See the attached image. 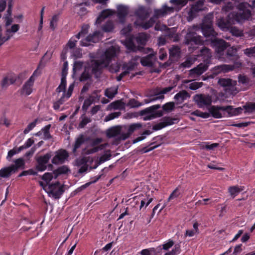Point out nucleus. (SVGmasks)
<instances>
[{
	"mask_svg": "<svg viewBox=\"0 0 255 255\" xmlns=\"http://www.w3.org/2000/svg\"><path fill=\"white\" fill-rule=\"evenodd\" d=\"M115 12V11L114 10L110 9L102 10L96 19V23L100 24L105 18H107L109 16L113 15Z\"/></svg>",
	"mask_w": 255,
	"mask_h": 255,
	"instance_id": "cd10ccee",
	"label": "nucleus"
},
{
	"mask_svg": "<svg viewBox=\"0 0 255 255\" xmlns=\"http://www.w3.org/2000/svg\"><path fill=\"white\" fill-rule=\"evenodd\" d=\"M174 10L172 7H169L166 4H164L160 9H154V14L152 16L154 18L157 19L159 17L166 15L168 12H172Z\"/></svg>",
	"mask_w": 255,
	"mask_h": 255,
	"instance_id": "dca6fc26",
	"label": "nucleus"
},
{
	"mask_svg": "<svg viewBox=\"0 0 255 255\" xmlns=\"http://www.w3.org/2000/svg\"><path fill=\"white\" fill-rule=\"evenodd\" d=\"M101 32L96 31L93 34H90L85 39L80 41L81 46H88L90 42L97 43L100 40Z\"/></svg>",
	"mask_w": 255,
	"mask_h": 255,
	"instance_id": "4468645a",
	"label": "nucleus"
},
{
	"mask_svg": "<svg viewBox=\"0 0 255 255\" xmlns=\"http://www.w3.org/2000/svg\"><path fill=\"white\" fill-rule=\"evenodd\" d=\"M193 99L198 107L200 108L210 106L212 102L211 96L209 95L196 94L194 96Z\"/></svg>",
	"mask_w": 255,
	"mask_h": 255,
	"instance_id": "9d476101",
	"label": "nucleus"
},
{
	"mask_svg": "<svg viewBox=\"0 0 255 255\" xmlns=\"http://www.w3.org/2000/svg\"><path fill=\"white\" fill-rule=\"evenodd\" d=\"M227 107H230V108L226 110V112L230 117L237 116L242 114L244 110L243 107L234 108L232 106H227Z\"/></svg>",
	"mask_w": 255,
	"mask_h": 255,
	"instance_id": "72a5a7b5",
	"label": "nucleus"
},
{
	"mask_svg": "<svg viewBox=\"0 0 255 255\" xmlns=\"http://www.w3.org/2000/svg\"><path fill=\"white\" fill-rule=\"evenodd\" d=\"M136 66V64L134 62H129L126 65L124 64V68L126 69V71H128V73H129V72L133 70Z\"/></svg>",
	"mask_w": 255,
	"mask_h": 255,
	"instance_id": "680f3d73",
	"label": "nucleus"
},
{
	"mask_svg": "<svg viewBox=\"0 0 255 255\" xmlns=\"http://www.w3.org/2000/svg\"><path fill=\"white\" fill-rule=\"evenodd\" d=\"M69 156L68 152L64 149H60L56 152L52 159H67Z\"/></svg>",
	"mask_w": 255,
	"mask_h": 255,
	"instance_id": "f704fd0d",
	"label": "nucleus"
},
{
	"mask_svg": "<svg viewBox=\"0 0 255 255\" xmlns=\"http://www.w3.org/2000/svg\"><path fill=\"white\" fill-rule=\"evenodd\" d=\"M233 69V66L223 64L216 66L214 69L213 73L214 74L217 75L222 72L225 73L232 71Z\"/></svg>",
	"mask_w": 255,
	"mask_h": 255,
	"instance_id": "c85d7f7f",
	"label": "nucleus"
},
{
	"mask_svg": "<svg viewBox=\"0 0 255 255\" xmlns=\"http://www.w3.org/2000/svg\"><path fill=\"white\" fill-rule=\"evenodd\" d=\"M116 54V49L114 46H111L110 48L106 50L105 53V62H108V65H109L112 59L114 58Z\"/></svg>",
	"mask_w": 255,
	"mask_h": 255,
	"instance_id": "c756f323",
	"label": "nucleus"
},
{
	"mask_svg": "<svg viewBox=\"0 0 255 255\" xmlns=\"http://www.w3.org/2000/svg\"><path fill=\"white\" fill-rule=\"evenodd\" d=\"M193 115L204 119L208 118L210 117V114L208 113L201 112L199 110L194 111Z\"/></svg>",
	"mask_w": 255,
	"mask_h": 255,
	"instance_id": "bf43d9fd",
	"label": "nucleus"
},
{
	"mask_svg": "<svg viewBox=\"0 0 255 255\" xmlns=\"http://www.w3.org/2000/svg\"><path fill=\"white\" fill-rule=\"evenodd\" d=\"M244 53L249 57L255 56V46L253 47L246 48L244 50Z\"/></svg>",
	"mask_w": 255,
	"mask_h": 255,
	"instance_id": "0e129e2a",
	"label": "nucleus"
},
{
	"mask_svg": "<svg viewBox=\"0 0 255 255\" xmlns=\"http://www.w3.org/2000/svg\"><path fill=\"white\" fill-rule=\"evenodd\" d=\"M234 23H242L246 20H248L251 16V12L250 9H248L244 3H241L238 5V11L230 13Z\"/></svg>",
	"mask_w": 255,
	"mask_h": 255,
	"instance_id": "7ed1b4c3",
	"label": "nucleus"
},
{
	"mask_svg": "<svg viewBox=\"0 0 255 255\" xmlns=\"http://www.w3.org/2000/svg\"><path fill=\"white\" fill-rule=\"evenodd\" d=\"M106 160H76L75 165L77 166V173L83 174L85 173L88 168L95 169L99 165Z\"/></svg>",
	"mask_w": 255,
	"mask_h": 255,
	"instance_id": "39448f33",
	"label": "nucleus"
},
{
	"mask_svg": "<svg viewBox=\"0 0 255 255\" xmlns=\"http://www.w3.org/2000/svg\"><path fill=\"white\" fill-rule=\"evenodd\" d=\"M135 15L141 20V21H144L149 16V13L144 6H141L139 7L135 10Z\"/></svg>",
	"mask_w": 255,
	"mask_h": 255,
	"instance_id": "a878e982",
	"label": "nucleus"
},
{
	"mask_svg": "<svg viewBox=\"0 0 255 255\" xmlns=\"http://www.w3.org/2000/svg\"><path fill=\"white\" fill-rule=\"evenodd\" d=\"M208 68L207 64L200 63L196 67L190 70L189 74L191 77H195L201 75L205 72Z\"/></svg>",
	"mask_w": 255,
	"mask_h": 255,
	"instance_id": "6ab92c4d",
	"label": "nucleus"
},
{
	"mask_svg": "<svg viewBox=\"0 0 255 255\" xmlns=\"http://www.w3.org/2000/svg\"><path fill=\"white\" fill-rule=\"evenodd\" d=\"M22 147H14L12 149L9 150L8 152L7 158H11L14 154L19 153L21 151Z\"/></svg>",
	"mask_w": 255,
	"mask_h": 255,
	"instance_id": "052dcab7",
	"label": "nucleus"
},
{
	"mask_svg": "<svg viewBox=\"0 0 255 255\" xmlns=\"http://www.w3.org/2000/svg\"><path fill=\"white\" fill-rule=\"evenodd\" d=\"M121 115L120 112H114L109 114L105 118V121L106 122L113 120L115 118H118Z\"/></svg>",
	"mask_w": 255,
	"mask_h": 255,
	"instance_id": "e2e57ef3",
	"label": "nucleus"
},
{
	"mask_svg": "<svg viewBox=\"0 0 255 255\" xmlns=\"http://www.w3.org/2000/svg\"><path fill=\"white\" fill-rule=\"evenodd\" d=\"M34 71L30 78L24 83L21 88L18 90V92L21 96H27L30 95L33 92V87L35 81Z\"/></svg>",
	"mask_w": 255,
	"mask_h": 255,
	"instance_id": "1a4fd4ad",
	"label": "nucleus"
},
{
	"mask_svg": "<svg viewBox=\"0 0 255 255\" xmlns=\"http://www.w3.org/2000/svg\"><path fill=\"white\" fill-rule=\"evenodd\" d=\"M128 13V6L122 4H120L117 6V16L121 22H125Z\"/></svg>",
	"mask_w": 255,
	"mask_h": 255,
	"instance_id": "aec40b11",
	"label": "nucleus"
},
{
	"mask_svg": "<svg viewBox=\"0 0 255 255\" xmlns=\"http://www.w3.org/2000/svg\"><path fill=\"white\" fill-rule=\"evenodd\" d=\"M103 173H101L100 175H99L98 176L96 177H95L94 178V179L90 182H89L87 183H86L85 184L81 186V187H79L78 189H77V190L78 191H82L83 190L86 189L87 187H88V186H89L91 184H93V183H96L97 181L99 180V179H100V178L101 177V176L103 175Z\"/></svg>",
	"mask_w": 255,
	"mask_h": 255,
	"instance_id": "603ef678",
	"label": "nucleus"
},
{
	"mask_svg": "<svg viewBox=\"0 0 255 255\" xmlns=\"http://www.w3.org/2000/svg\"><path fill=\"white\" fill-rule=\"evenodd\" d=\"M180 250L179 245H176L171 251L166 253L164 255H177L179 253Z\"/></svg>",
	"mask_w": 255,
	"mask_h": 255,
	"instance_id": "69168bd1",
	"label": "nucleus"
},
{
	"mask_svg": "<svg viewBox=\"0 0 255 255\" xmlns=\"http://www.w3.org/2000/svg\"><path fill=\"white\" fill-rule=\"evenodd\" d=\"M190 97V95L189 93L186 90H182L174 96V99L178 104H181Z\"/></svg>",
	"mask_w": 255,
	"mask_h": 255,
	"instance_id": "5701e85b",
	"label": "nucleus"
},
{
	"mask_svg": "<svg viewBox=\"0 0 255 255\" xmlns=\"http://www.w3.org/2000/svg\"><path fill=\"white\" fill-rule=\"evenodd\" d=\"M37 121L38 119H36L33 122L28 124L23 131L24 134H26L36 126Z\"/></svg>",
	"mask_w": 255,
	"mask_h": 255,
	"instance_id": "6e6d98bb",
	"label": "nucleus"
},
{
	"mask_svg": "<svg viewBox=\"0 0 255 255\" xmlns=\"http://www.w3.org/2000/svg\"><path fill=\"white\" fill-rule=\"evenodd\" d=\"M89 28V26L88 25L86 24V25H83L80 31L78 34H77L76 35L77 38L80 39V38H83V37H85V36L88 33Z\"/></svg>",
	"mask_w": 255,
	"mask_h": 255,
	"instance_id": "a18cd8bd",
	"label": "nucleus"
},
{
	"mask_svg": "<svg viewBox=\"0 0 255 255\" xmlns=\"http://www.w3.org/2000/svg\"><path fill=\"white\" fill-rule=\"evenodd\" d=\"M173 89V86H169L165 87L161 90L159 88H156L152 90V92L154 96H160L163 95V94H166L170 92Z\"/></svg>",
	"mask_w": 255,
	"mask_h": 255,
	"instance_id": "2f4dec72",
	"label": "nucleus"
},
{
	"mask_svg": "<svg viewBox=\"0 0 255 255\" xmlns=\"http://www.w3.org/2000/svg\"><path fill=\"white\" fill-rule=\"evenodd\" d=\"M175 104L173 102L166 103L162 106V109L164 111L169 112L174 110Z\"/></svg>",
	"mask_w": 255,
	"mask_h": 255,
	"instance_id": "864d4df0",
	"label": "nucleus"
},
{
	"mask_svg": "<svg viewBox=\"0 0 255 255\" xmlns=\"http://www.w3.org/2000/svg\"><path fill=\"white\" fill-rule=\"evenodd\" d=\"M245 114H252L255 113V102H248L243 106Z\"/></svg>",
	"mask_w": 255,
	"mask_h": 255,
	"instance_id": "c9c22d12",
	"label": "nucleus"
},
{
	"mask_svg": "<svg viewBox=\"0 0 255 255\" xmlns=\"http://www.w3.org/2000/svg\"><path fill=\"white\" fill-rule=\"evenodd\" d=\"M202 85V82H194L189 84V88L192 90H196L201 87Z\"/></svg>",
	"mask_w": 255,
	"mask_h": 255,
	"instance_id": "774afa93",
	"label": "nucleus"
},
{
	"mask_svg": "<svg viewBox=\"0 0 255 255\" xmlns=\"http://www.w3.org/2000/svg\"><path fill=\"white\" fill-rule=\"evenodd\" d=\"M85 138L83 135H80L76 140L73 149V153H75L76 150L84 142Z\"/></svg>",
	"mask_w": 255,
	"mask_h": 255,
	"instance_id": "37998d69",
	"label": "nucleus"
},
{
	"mask_svg": "<svg viewBox=\"0 0 255 255\" xmlns=\"http://www.w3.org/2000/svg\"><path fill=\"white\" fill-rule=\"evenodd\" d=\"M200 26L204 36L211 40V46L215 49L216 52L221 55L222 53L229 46V44L224 40L216 37L217 33L213 28L211 16H205Z\"/></svg>",
	"mask_w": 255,
	"mask_h": 255,
	"instance_id": "f257e3e1",
	"label": "nucleus"
},
{
	"mask_svg": "<svg viewBox=\"0 0 255 255\" xmlns=\"http://www.w3.org/2000/svg\"><path fill=\"white\" fill-rule=\"evenodd\" d=\"M46 192L48 195L55 199H58L64 192L63 185L60 184L59 182L56 181L51 184H49L48 188H46Z\"/></svg>",
	"mask_w": 255,
	"mask_h": 255,
	"instance_id": "6e6552de",
	"label": "nucleus"
},
{
	"mask_svg": "<svg viewBox=\"0 0 255 255\" xmlns=\"http://www.w3.org/2000/svg\"><path fill=\"white\" fill-rule=\"evenodd\" d=\"M58 18V14H55L52 16L50 23V27L52 30L55 29Z\"/></svg>",
	"mask_w": 255,
	"mask_h": 255,
	"instance_id": "4d7b16f0",
	"label": "nucleus"
},
{
	"mask_svg": "<svg viewBox=\"0 0 255 255\" xmlns=\"http://www.w3.org/2000/svg\"><path fill=\"white\" fill-rule=\"evenodd\" d=\"M218 84L227 89H233L235 86V82L229 78H221L218 80Z\"/></svg>",
	"mask_w": 255,
	"mask_h": 255,
	"instance_id": "b1692460",
	"label": "nucleus"
},
{
	"mask_svg": "<svg viewBox=\"0 0 255 255\" xmlns=\"http://www.w3.org/2000/svg\"><path fill=\"white\" fill-rule=\"evenodd\" d=\"M66 86V78L62 77L61 78V83L59 86L56 88V91L57 93H60L63 92V93H65V88Z\"/></svg>",
	"mask_w": 255,
	"mask_h": 255,
	"instance_id": "09e8293b",
	"label": "nucleus"
},
{
	"mask_svg": "<svg viewBox=\"0 0 255 255\" xmlns=\"http://www.w3.org/2000/svg\"><path fill=\"white\" fill-rule=\"evenodd\" d=\"M91 78V75L89 73V68L86 67L84 72L81 74L79 80L81 82L85 81Z\"/></svg>",
	"mask_w": 255,
	"mask_h": 255,
	"instance_id": "3c124183",
	"label": "nucleus"
},
{
	"mask_svg": "<svg viewBox=\"0 0 255 255\" xmlns=\"http://www.w3.org/2000/svg\"><path fill=\"white\" fill-rule=\"evenodd\" d=\"M51 127V125L48 124L41 129L42 132H43V138L45 140L50 139L52 137V136L49 132Z\"/></svg>",
	"mask_w": 255,
	"mask_h": 255,
	"instance_id": "49530a36",
	"label": "nucleus"
},
{
	"mask_svg": "<svg viewBox=\"0 0 255 255\" xmlns=\"http://www.w3.org/2000/svg\"><path fill=\"white\" fill-rule=\"evenodd\" d=\"M151 94L150 95H147V97H148L149 98L148 99H144V103L145 104H148L150 102H154L155 101L160 100V99H163L164 98V95H160V96H154L153 95V93L152 92V91H151Z\"/></svg>",
	"mask_w": 255,
	"mask_h": 255,
	"instance_id": "79ce46f5",
	"label": "nucleus"
},
{
	"mask_svg": "<svg viewBox=\"0 0 255 255\" xmlns=\"http://www.w3.org/2000/svg\"><path fill=\"white\" fill-rule=\"evenodd\" d=\"M170 2L177 6L178 10H180L187 3L188 0H170Z\"/></svg>",
	"mask_w": 255,
	"mask_h": 255,
	"instance_id": "de8ad7c7",
	"label": "nucleus"
},
{
	"mask_svg": "<svg viewBox=\"0 0 255 255\" xmlns=\"http://www.w3.org/2000/svg\"><path fill=\"white\" fill-rule=\"evenodd\" d=\"M8 8L6 11V14L3 16V18L5 21V26H9L13 22V19L11 17L12 1L11 0L7 1Z\"/></svg>",
	"mask_w": 255,
	"mask_h": 255,
	"instance_id": "4be33fe9",
	"label": "nucleus"
},
{
	"mask_svg": "<svg viewBox=\"0 0 255 255\" xmlns=\"http://www.w3.org/2000/svg\"><path fill=\"white\" fill-rule=\"evenodd\" d=\"M180 188V187L179 186L172 192L168 198V201H170L171 200L177 198L180 195V192L179 191Z\"/></svg>",
	"mask_w": 255,
	"mask_h": 255,
	"instance_id": "13d9d810",
	"label": "nucleus"
},
{
	"mask_svg": "<svg viewBox=\"0 0 255 255\" xmlns=\"http://www.w3.org/2000/svg\"><path fill=\"white\" fill-rule=\"evenodd\" d=\"M78 39L76 35L72 36L68 41L66 46L70 49L74 48L76 46Z\"/></svg>",
	"mask_w": 255,
	"mask_h": 255,
	"instance_id": "5fc2aeb1",
	"label": "nucleus"
},
{
	"mask_svg": "<svg viewBox=\"0 0 255 255\" xmlns=\"http://www.w3.org/2000/svg\"><path fill=\"white\" fill-rule=\"evenodd\" d=\"M154 55L153 54H149L145 57H142L140 59L141 64L143 66L152 67L154 65Z\"/></svg>",
	"mask_w": 255,
	"mask_h": 255,
	"instance_id": "bb28decb",
	"label": "nucleus"
},
{
	"mask_svg": "<svg viewBox=\"0 0 255 255\" xmlns=\"http://www.w3.org/2000/svg\"><path fill=\"white\" fill-rule=\"evenodd\" d=\"M94 96H90L89 98L86 99L84 100L83 105L82 106V110L85 113L89 107L94 102Z\"/></svg>",
	"mask_w": 255,
	"mask_h": 255,
	"instance_id": "a19ab883",
	"label": "nucleus"
},
{
	"mask_svg": "<svg viewBox=\"0 0 255 255\" xmlns=\"http://www.w3.org/2000/svg\"><path fill=\"white\" fill-rule=\"evenodd\" d=\"M155 23V19L152 16L148 21L146 22H144L142 20L139 21V20L137 19L135 21L134 24L136 26L141 27L144 29L146 30L151 27Z\"/></svg>",
	"mask_w": 255,
	"mask_h": 255,
	"instance_id": "412c9836",
	"label": "nucleus"
},
{
	"mask_svg": "<svg viewBox=\"0 0 255 255\" xmlns=\"http://www.w3.org/2000/svg\"><path fill=\"white\" fill-rule=\"evenodd\" d=\"M219 27L224 31L230 30L232 24H234L231 15L229 14L227 17L219 18L217 23Z\"/></svg>",
	"mask_w": 255,
	"mask_h": 255,
	"instance_id": "2eb2a0df",
	"label": "nucleus"
},
{
	"mask_svg": "<svg viewBox=\"0 0 255 255\" xmlns=\"http://www.w3.org/2000/svg\"><path fill=\"white\" fill-rule=\"evenodd\" d=\"M229 108H230V107L212 106L209 109V111L214 118L220 119L222 117V114L220 111H222L226 112V110Z\"/></svg>",
	"mask_w": 255,
	"mask_h": 255,
	"instance_id": "f3484780",
	"label": "nucleus"
},
{
	"mask_svg": "<svg viewBox=\"0 0 255 255\" xmlns=\"http://www.w3.org/2000/svg\"><path fill=\"white\" fill-rule=\"evenodd\" d=\"M234 8L233 3L231 2H229L222 7V11L224 12H228Z\"/></svg>",
	"mask_w": 255,
	"mask_h": 255,
	"instance_id": "338daca9",
	"label": "nucleus"
},
{
	"mask_svg": "<svg viewBox=\"0 0 255 255\" xmlns=\"http://www.w3.org/2000/svg\"><path fill=\"white\" fill-rule=\"evenodd\" d=\"M81 121L78 125V128H84L87 124L91 122L90 118H88L85 116V113L83 114L81 117Z\"/></svg>",
	"mask_w": 255,
	"mask_h": 255,
	"instance_id": "c03bdc74",
	"label": "nucleus"
},
{
	"mask_svg": "<svg viewBox=\"0 0 255 255\" xmlns=\"http://www.w3.org/2000/svg\"><path fill=\"white\" fill-rule=\"evenodd\" d=\"M126 48L130 52H135L138 49L136 46L135 45L133 40L131 39H129L125 42V44Z\"/></svg>",
	"mask_w": 255,
	"mask_h": 255,
	"instance_id": "58836bf2",
	"label": "nucleus"
},
{
	"mask_svg": "<svg viewBox=\"0 0 255 255\" xmlns=\"http://www.w3.org/2000/svg\"><path fill=\"white\" fill-rule=\"evenodd\" d=\"M16 80V78L12 75H8L3 78L1 82V86L6 88L9 85L13 84Z\"/></svg>",
	"mask_w": 255,
	"mask_h": 255,
	"instance_id": "7c9ffc66",
	"label": "nucleus"
},
{
	"mask_svg": "<svg viewBox=\"0 0 255 255\" xmlns=\"http://www.w3.org/2000/svg\"><path fill=\"white\" fill-rule=\"evenodd\" d=\"M161 108L159 104L154 105L140 111L139 115L143 117L144 121L151 120L163 116L162 110H157Z\"/></svg>",
	"mask_w": 255,
	"mask_h": 255,
	"instance_id": "20e7f679",
	"label": "nucleus"
},
{
	"mask_svg": "<svg viewBox=\"0 0 255 255\" xmlns=\"http://www.w3.org/2000/svg\"><path fill=\"white\" fill-rule=\"evenodd\" d=\"M24 160H15L14 164L1 169V177H8L19 169H24Z\"/></svg>",
	"mask_w": 255,
	"mask_h": 255,
	"instance_id": "423d86ee",
	"label": "nucleus"
},
{
	"mask_svg": "<svg viewBox=\"0 0 255 255\" xmlns=\"http://www.w3.org/2000/svg\"><path fill=\"white\" fill-rule=\"evenodd\" d=\"M180 53V48L177 46H173L169 49V55L171 57H177Z\"/></svg>",
	"mask_w": 255,
	"mask_h": 255,
	"instance_id": "8fccbe9b",
	"label": "nucleus"
},
{
	"mask_svg": "<svg viewBox=\"0 0 255 255\" xmlns=\"http://www.w3.org/2000/svg\"><path fill=\"white\" fill-rule=\"evenodd\" d=\"M121 128L118 127H112L107 130V137L111 138L114 137H117L112 142L113 145H118L121 140H124L125 137H119L118 136L120 134Z\"/></svg>",
	"mask_w": 255,
	"mask_h": 255,
	"instance_id": "f8f14e48",
	"label": "nucleus"
},
{
	"mask_svg": "<svg viewBox=\"0 0 255 255\" xmlns=\"http://www.w3.org/2000/svg\"><path fill=\"white\" fill-rule=\"evenodd\" d=\"M102 142V139L101 138H97L94 139L92 142V147L88 149L89 153H93L99 151H104V154H103L100 158H97V159H109L111 156V153L110 150H106V147L109 146V144L108 143H105L99 145Z\"/></svg>",
	"mask_w": 255,
	"mask_h": 255,
	"instance_id": "f03ea898",
	"label": "nucleus"
},
{
	"mask_svg": "<svg viewBox=\"0 0 255 255\" xmlns=\"http://www.w3.org/2000/svg\"><path fill=\"white\" fill-rule=\"evenodd\" d=\"M204 1V0H198L191 5V8L194 11L199 12L203 9Z\"/></svg>",
	"mask_w": 255,
	"mask_h": 255,
	"instance_id": "4c0bfd02",
	"label": "nucleus"
},
{
	"mask_svg": "<svg viewBox=\"0 0 255 255\" xmlns=\"http://www.w3.org/2000/svg\"><path fill=\"white\" fill-rule=\"evenodd\" d=\"M230 195L234 198L238 194L243 190V188L238 186H231L229 188Z\"/></svg>",
	"mask_w": 255,
	"mask_h": 255,
	"instance_id": "ea45409f",
	"label": "nucleus"
},
{
	"mask_svg": "<svg viewBox=\"0 0 255 255\" xmlns=\"http://www.w3.org/2000/svg\"><path fill=\"white\" fill-rule=\"evenodd\" d=\"M203 43L202 37L197 35L194 31L188 32L185 37V43L187 45H203Z\"/></svg>",
	"mask_w": 255,
	"mask_h": 255,
	"instance_id": "9b49d317",
	"label": "nucleus"
},
{
	"mask_svg": "<svg viewBox=\"0 0 255 255\" xmlns=\"http://www.w3.org/2000/svg\"><path fill=\"white\" fill-rule=\"evenodd\" d=\"M149 36L148 35L144 32H141L138 33L137 36L136 37V41L137 43L141 45H144L146 44L148 41Z\"/></svg>",
	"mask_w": 255,
	"mask_h": 255,
	"instance_id": "473e14b6",
	"label": "nucleus"
},
{
	"mask_svg": "<svg viewBox=\"0 0 255 255\" xmlns=\"http://www.w3.org/2000/svg\"><path fill=\"white\" fill-rule=\"evenodd\" d=\"M63 160H51V163L49 160H37L36 164V169L39 171H43L46 169L52 170L54 169L52 164H56L58 161H63Z\"/></svg>",
	"mask_w": 255,
	"mask_h": 255,
	"instance_id": "ddd939ff",
	"label": "nucleus"
},
{
	"mask_svg": "<svg viewBox=\"0 0 255 255\" xmlns=\"http://www.w3.org/2000/svg\"><path fill=\"white\" fill-rule=\"evenodd\" d=\"M108 66V62H105L104 60H92L91 65L88 67L96 78H98L101 75L103 69Z\"/></svg>",
	"mask_w": 255,
	"mask_h": 255,
	"instance_id": "0eeeda50",
	"label": "nucleus"
},
{
	"mask_svg": "<svg viewBox=\"0 0 255 255\" xmlns=\"http://www.w3.org/2000/svg\"><path fill=\"white\" fill-rule=\"evenodd\" d=\"M152 141L149 144V148L145 149V152L152 150L161 145L163 143V137L160 135L157 136L152 139Z\"/></svg>",
	"mask_w": 255,
	"mask_h": 255,
	"instance_id": "393cba45",
	"label": "nucleus"
},
{
	"mask_svg": "<svg viewBox=\"0 0 255 255\" xmlns=\"http://www.w3.org/2000/svg\"><path fill=\"white\" fill-rule=\"evenodd\" d=\"M19 29V25L17 24L12 25L10 28H7L5 32V36H1V45L5 41L9 40L12 36L13 33L17 32Z\"/></svg>",
	"mask_w": 255,
	"mask_h": 255,
	"instance_id": "a211bd4d",
	"label": "nucleus"
},
{
	"mask_svg": "<svg viewBox=\"0 0 255 255\" xmlns=\"http://www.w3.org/2000/svg\"><path fill=\"white\" fill-rule=\"evenodd\" d=\"M53 174L54 175V178L56 179L58 177V176L61 174H66L70 170L66 166H62L59 167L56 169H54Z\"/></svg>",
	"mask_w": 255,
	"mask_h": 255,
	"instance_id": "e433bc0d",
	"label": "nucleus"
}]
</instances>
